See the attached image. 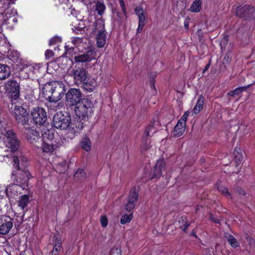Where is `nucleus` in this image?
Returning <instances> with one entry per match:
<instances>
[{
	"mask_svg": "<svg viewBox=\"0 0 255 255\" xmlns=\"http://www.w3.org/2000/svg\"><path fill=\"white\" fill-rule=\"evenodd\" d=\"M18 148V147L14 151L11 149L12 153L10 154L3 155V160L7 161L6 159L10 158L13 164V165L17 169V172L15 175H14L13 172L12 173L14 184L6 188L7 195H9L10 193H13L14 195L17 194L18 190L21 188H24L26 186L28 180L30 179V174L28 171L19 169L18 153L15 152Z\"/></svg>",
	"mask_w": 255,
	"mask_h": 255,
	"instance_id": "f257e3e1",
	"label": "nucleus"
},
{
	"mask_svg": "<svg viewBox=\"0 0 255 255\" xmlns=\"http://www.w3.org/2000/svg\"><path fill=\"white\" fill-rule=\"evenodd\" d=\"M64 91L62 82L56 81L46 83L43 88V93L45 98L52 102L60 100L64 95Z\"/></svg>",
	"mask_w": 255,
	"mask_h": 255,
	"instance_id": "f03ea898",
	"label": "nucleus"
},
{
	"mask_svg": "<svg viewBox=\"0 0 255 255\" xmlns=\"http://www.w3.org/2000/svg\"><path fill=\"white\" fill-rule=\"evenodd\" d=\"M160 128V124L157 118L153 119L149 125L145 129L140 143L141 151L146 150L149 147L148 138L155 133Z\"/></svg>",
	"mask_w": 255,
	"mask_h": 255,
	"instance_id": "7ed1b4c3",
	"label": "nucleus"
},
{
	"mask_svg": "<svg viewBox=\"0 0 255 255\" xmlns=\"http://www.w3.org/2000/svg\"><path fill=\"white\" fill-rule=\"evenodd\" d=\"M75 112L80 118L88 117L92 112V103L87 99H83L75 105Z\"/></svg>",
	"mask_w": 255,
	"mask_h": 255,
	"instance_id": "20e7f679",
	"label": "nucleus"
},
{
	"mask_svg": "<svg viewBox=\"0 0 255 255\" xmlns=\"http://www.w3.org/2000/svg\"><path fill=\"white\" fill-rule=\"evenodd\" d=\"M70 123V117L62 112H58L53 116V125L57 129H66L69 127Z\"/></svg>",
	"mask_w": 255,
	"mask_h": 255,
	"instance_id": "39448f33",
	"label": "nucleus"
},
{
	"mask_svg": "<svg viewBox=\"0 0 255 255\" xmlns=\"http://www.w3.org/2000/svg\"><path fill=\"white\" fill-rule=\"evenodd\" d=\"M12 114L18 124L22 125L28 123V113L22 106H15L12 110Z\"/></svg>",
	"mask_w": 255,
	"mask_h": 255,
	"instance_id": "423d86ee",
	"label": "nucleus"
},
{
	"mask_svg": "<svg viewBox=\"0 0 255 255\" xmlns=\"http://www.w3.org/2000/svg\"><path fill=\"white\" fill-rule=\"evenodd\" d=\"M31 116L33 122L37 125H43L47 120L46 112L42 108H33L31 111Z\"/></svg>",
	"mask_w": 255,
	"mask_h": 255,
	"instance_id": "0eeeda50",
	"label": "nucleus"
},
{
	"mask_svg": "<svg viewBox=\"0 0 255 255\" xmlns=\"http://www.w3.org/2000/svg\"><path fill=\"white\" fill-rule=\"evenodd\" d=\"M82 95L79 89L71 88L66 94V101L67 105L72 106L81 101Z\"/></svg>",
	"mask_w": 255,
	"mask_h": 255,
	"instance_id": "6e6552de",
	"label": "nucleus"
},
{
	"mask_svg": "<svg viewBox=\"0 0 255 255\" xmlns=\"http://www.w3.org/2000/svg\"><path fill=\"white\" fill-rule=\"evenodd\" d=\"M25 133L26 139L34 146L39 147L41 145L42 139L39 132L34 128H25Z\"/></svg>",
	"mask_w": 255,
	"mask_h": 255,
	"instance_id": "1a4fd4ad",
	"label": "nucleus"
},
{
	"mask_svg": "<svg viewBox=\"0 0 255 255\" xmlns=\"http://www.w3.org/2000/svg\"><path fill=\"white\" fill-rule=\"evenodd\" d=\"M5 89L12 100H17L19 96V86L15 80H9L5 85Z\"/></svg>",
	"mask_w": 255,
	"mask_h": 255,
	"instance_id": "9d476101",
	"label": "nucleus"
},
{
	"mask_svg": "<svg viewBox=\"0 0 255 255\" xmlns=\"http://www.w3.org/2000/svg\"><path fill=\"white\" fill-rule=\"evenodd\" d=\"M71 75L73 77L75 83L81 84L86 80L88 76V73L83 68H78L76 69H72Z\"/></svg>",
	"mask_w": 255,
	"mask_h": 255,
	"instance_id": "9b49d317",
	"label": "nucleus"
},
{
	"mask_svg": "<svg viewBox=\"0 0 255 255\" xmlns=\"http://www.w3.org/2000/svg\"><path fill=\"white\" fill-rule=\"evenodd\" d=\"M255 9L254 7L249 5H245L244 6H239L236 9V14L239 17H251L254 15Z\"/></svg>",
	"mask_w": 255,
	"mask_h": 255,
	"instance_id": "f8f14e48",
	"label": "nucleus"
},
{
	"mask_svg": "<svg viewBox=\"0 0 255 255\" xmlns=\"http://www.w3.org/2000/svg\"><path fill=\"white\" fill-rule=\"evenodd\" d=\"M96 59V53L92 50H90L85 53L76 55L74 59L76 63H83L90 62Z\"/></svg>",
	"mask_w": 255,
	"mask_h": 255,
	"instance_id": "ddd939ff",
	"label": "nucleus"
},
{
	"mask_svg": "<svg viewBox=\"0 0 255 255\" xmlns=\"http://www.w3.org/2000/svg\"><path fill=\"white\" fill-rule=\"evenodd\" d=\"M83 124L81 122L77 121L75 124V129L74 127H70L68 128V131L66 133V136L68 138L72 139L75 137L76 132L81 130L83 128Z\"/></svg>",
	"mask_w": 255,
	"mask_h": 255,
	"instance_id": "4468645a",
	"label": "nucleus"
},
{
	"mask_svg": "<svg viewBox=\"0 0 255 255\" xmlns=\"http://www.w3.org/2000/svg\"><path fill=\"white\" fill-rule=\"evenodd\" d=\"M165 168V161L163 159L157 161L153 169V176L158 178L162 174V171Z\"/></svg>",
	"mask_w": 255,
	"mask_h": 255,
	"instance_id": "2eb2a0df",
	"label": "nucleus"
},
{
	"mask_svg": "<svg viewBox=\"0 0 255 255\" xmlns=\"http://www.w3.org/2000/svg\"><path fill=\"white\" fill-rule=\"evenodd\" d=\"M136 14L138 16V24L141 26H144L147 22L145 13L141 6H137L134 9Z\"/></svg>",
	"mask_w": 255,
	"mask_h": 255,
	"instance_id": "dca6fc26",
	"label": "nucleus"
},
{
	"mask_svg": "<svg viewBox=\"0 0 255 255\" xmlns=\"http://www.w3.org/2000/svg\"><path fill=\"white\" fill-rule=\"evenodd\" d=\"M81 84L84 89L87 91H92L96 86V83L94 79H91L88 76L86 78V80L83 81Z\"/></svg>",
	"mask_w": 255,
	"mask_h": 255,
	"instance_id": "f3484780",
	"label": "nucleus"
},
{
	"mask_svg": "<svg viewBox=\"0 0 255 255\" xmlns=\"http://www.w3.org/2000/svg\"><path fill=\"white\" fill-rule=\"evenodd\" d=\"M10 75L9 67L5 64H0V80H4L8 78Z\"/></svg>",
	"mask_w": 255,
	"mask_h": 255,
	"instance_id": "a211bd4d",
	"label": "nucleus"
},
{
	"mask_svg": "<svg viewBox=\"0 0 255 255\" xmlns=\"http://www.w3.org/2000/svg\"><path fill=\"white\" fill-rule=\"evenodd\" d=\"M106 35L104 30H100L97 35V43L99 47H103L106 43Z\"/></svg>",
	"mask_w": 255,
	"mask_h": 255,
	"instance_id": "6ab92c4d",
	"label": "nucleus"
},
{
	"mask_svg": "<svg viewBox=\"0 0 255 255\" xmlns=\"http://www.w3.org/2000/svg\"><path fill=\"white\" fill-rule=\"evenodd\" d=\"M185 127L186 126L177 122L173 132V135L176 137L181 136L185 130Z\"/></svg>",
	"mask_w": 255,
	"mask_h": 255,
	"instance_id": "aec40b11",
	"label": "nucleus"
},
{
	"mask_svg": "<svg viewBox=\"0 0 255 255\" xmlns=\"http://www.w3.org/2000/svg\"><path fill=\"white\" fill-rule=\"evenodd\" d=\"M54 137V131L53 129L47 130L42 134V141L52 142Z\"/></svg>",
	"mask_w": 255,
	"mask_h": 255,
	"instance_id": "412c9836",
	"label": "nucleus"
},
{
	"mask_svg": "<svg viewBox=\"0 0 255 255\" xmlns=\"http://www.w3.org/2000/svg\"><path fill=\"white\" fill-rule=\"evenodd\" d=\"M41 144H42L41 147L43 152H52L55 149V146L52 142L42 141Z\"/></svg>",
	"mask_w": 255,
	"mask_h": 255,
	"instance_id": "4be33fe9",
	"label": "nucleus"
},
{
	"mask_svg": "<svg viewBox=\"0 0 255 255\" xmlns=\"http://www.w3.org/2000/svg\"><path fill=\"white\" fill-rule=\"evenodd\" d=\"M13 224L11 221L6 222L0 226V234H6L12 228Z\"/></svg>",
	"mask_w": 255,
	"mask_h": 255,
	"instance_id": "5701e85b",
	"label": "nucleus"
},
{
	"mask_svg": "<svg viewBox=\"0 0 255 255\" xmlns=\"http://www.w3.org/2000/svg\"><path fill=\"white\" fill-rule=\"evenodd\" d=\"M204 104V100L202 97H200L193 111L191 112L192 113L191 115L193 116V114H197L202 109Z\"/></svg>",
	"mask_w": 255,
	"mask_h": 255,
	"instance_id": "b1692460",
	"label": "nucleus"
},
{
	"mask_svg": "<svg viewBox=\"0 0 255 255\" xmlns=\"http://www.w3.org/2000/svg\"><path fill=\"white\" fill-rule=\"evenodd\" d=\"M29 201V199L28 195L21 196L18 201V206L23 210L27 206Z\"/></svg>",
	"mask_w": 255,
	"mask_h": 255,
	"instance_id": "393cba45",
	"label": "nucleus"
},
{
	"mask_svg": "<svg viewBox=\"0 0 255 255\" xmlns=\"http://www.w3.org/2000/svg\"><path fill=\"white\" fill-rule=\"evenodd\" d=\"M53 239L57 241L56 243L54 246L53 249L51 252L52 255H58L60 250V247L61 245V242L60 240L57 236H54Z\"/></svg>",
	"mask_w": 255,
	"mask_h": 255,
	"instance_id": "a878e982",
	"label": "nucleus"
},
{
	"mask_svg": "<svg viewBox=\"0 0 255 255\" xmlns=\"http://www.w3.org/2000/svg\"><path fill=\"white\" fill-rule=\"evenodd\" d=\"M202 1L201 0L194 1L190 7V10L194 12H198L201 9Z\"/></svg>",
	"mask_w": 255,
	"mask_h": 255,
	"instance_id": "bb28decb",
	"label": "nucleus"
},
{
	"mask_svg": "<svg viewBox=\"0 0 255 255\" xmlns=\"http://www.w3.org/2000/svg\"><path fill=\"white\" fill-rule=\"evenodd\" d=\"M251 85H249L246 87H238L234 90L230 92L228 95L231 97H235L236 95H239L241 94L243 91L246 90L247 88H249Z\"/></svg>",
	"mask_w": 255,
	"mask_h": 255,
	"instance_id": "cd10ccee",
	"label": "nucleus"
},
{
	"mask_svg": "<svg viewBox=\"0 0 255 255\" xmlns=\"http://www.w3.org/2000/svg\"><path fill=\"white\" fill-rule=\"evenodd\" d=\"M138 198V191L135 188L132 189L129 192L128 201H133V202L136 203Z\"/></svg>",
	"mask_w": 255,
	"mask_h": 255,
	"instance_id": "c85d7f7f",
	"label": "nucleus"
},
{
	"mask_svg": "<svg viewBox=\"0 0 255 255\" xmlns=\"http://www.w3.org/2000/svg\"><path fill=\"white\" fill-rule=\"evenodd\" d=\"M86 173L82 169H79L74 174V178L76 180L80 181L85 178Z\"/></svg>",
	"mask_w": 255,
	"mask_h": 255,
	"instance_id": "c756f323",
	"label": "nucleus"
},
{
	"mask_svg": "<svg viewBox=\"0 0 255 255\" xmlns=\"http://www.w3.org/2000/svg\"><path fill=\"white\" fill-rule=\"evenodd\" d=\"M227 241L232 248H237L239 247L240 244L237 239L232 235H230L227 237Z\"/></svg>",
	"mask_w": 255,
	"mask_h": 255,
	"instance_id": "7c9ffc66",
	"label": "nucleus"
},
{
	"mask_svg": "<svg viewBox=\"0 0 255 255\" xmlns=\"http://www.w3.org/2000/svg\"><path fill=\"white\" fill-rule=\"evenodd\" d=\"M81 146L86 151H90L91 149V143L90 139L87 138H84L81 142Z\"/></svg>",
	"mask_w": 255,
	"mask_h": 255,
	"instance_id": "2f4dec72",
	"label": "nucleus"
},
{
	"mask_svg": "<svg viewBox=\"0 0 255 255\" xmlns=\"http://www.w3.org/2000/svg\"><path fill=\"white\" fill-rule=\"evenodd\" d=\"M105 8V5L103 2L98 1L96 3V10L98 12L99 14L102 15L104 13Z\"/></svg>",
	"mask_w": 255,
	"mask_h": 255,
	"instance_id": "473e14b6",
	"label": "nucleus"
},
{
	"mask_svg": "<svg viewBox=\"0 0 255 255\" xmlns=\"http://www.w3.org/2000/svg\"><path fill=\"white\" fill-rule=\"evenodd\" d=\"M240 149L239 148H236L234 151V155L235 160L237 162H241L243 159L242 154L240 153L239 151Z\"/></svg>",
	"mask_w": 255,
	"mask_h": 255,
	"instance_id": "72a5a7b5",
	"label": "nucleus"
},
{
	"mask_svg": "<svg viewBox=\"0 0 255 255\" xmlns=\"http://www.w3.org/2000/svg\"><path fill=\"white\" fill-rule=\"evenodd\" d=\"M132 214H130L129 215H124L122 217L121 220V223L122 224H125L127 223H129L132 218Z\"/></svg>",
	"mask_w": 255,
	"mask_h": 255,
	"instance_id": "f704fd0d",
	"label": "nucleus"
},
{
	"mask_svg": "<svg viewBox=\"0 0 255 255\" xmlns=\"http://www.w3.org/2000/svg\"><path fill=\"white\" fill-rule=\"evenodd\" d=\"M192 113L190 111H186L184 114L181 117V118L180 119V120L178 121V123L182 124V125H184L185 126H186V120L187 119V118L188 117V116L190 115V114Z\"/></svg>",
	"mask_w": 255,
	"mask_h": 255,
	"instance_id": "c9c22d12",
	"label": "nucleus"
},
{
	"mask_svg": "<svg viewBox=\"0 0 255 255\" xmlns=\"http://www.w3.org/2000/svg\"><path fill=\"white\" fill-rule=\"evenodd\" d=\"M83 39L78 37H73L71 42L76 46H78L82 42Z\"/></svg>",
	"mask_w": 255,
	"mask_h": 255,
	"instance_id": "e433bc0d",
	"label": "nucleus"
},
{
	"mask_svg": "<svg viewBox=\"0 0 255 255\" xmlns=\"http://www.w3.org/2000/svg\"><path fill=\"white\" fill-rule=\"evenodd\" d=\"M218 189L220 192H221L223 194H224L227 197L230 196L231 195L230 193L228 192L227 189L225 187L223 186H219L218 187Z\"/></svg>",
	"mask_w": 255,
	"mask_h": 255,
	"instance_id": "4c0bfd02",
	"label": "nucleus"
},
{
	"mask_svg": "<svg viewBox=\"0 0 255 255\" xmlns=\"http://www.w3.org/2000/svg\"><path fill=\"white\" fill-rule=\"evenodd\" d=\"M249 129L247 127L244 125H241L238 128V132H242L243 134H246L248 132Z\"/></svg>",
	"mask_w": 255,
	"mask_h": 255,
	"instance_id": "58836bf2",
	"label": "nucleus"
},
{
	"mask_svg": "<svg viewBox=\"0 0 255 255\" xmlns=\"http://www.w3.org/2000/svg\"><path fill=\"white\" fill-rule=\"evenodd\" d=\"M135 204V203L133 202V201H128V202L126 206V210L130 212L134 208Z\"/></svg>",
	"mask_w": 255,
	"mask_h": 255,
	"instance_id": "ea45409f",
	"label": "nucleus"
},
{
	"mask_svg": "<svg viewBox=\"0 0 255 255\" xmlns=\"http://www.w3.org/2000/svg\"><path fill=\"white\" fill-rule=\"evenodd\" d=\"M110 255H122L121 249L119 248H112Z\"/></svg>",
	"mask_w": 255,
	"mask_h": 255,
	"instance_id": "a19ab883",
	"label": "nucleus"
},
{
	"mask_svg": "<svg viewBox=\"0 0 255 255\" xmlns=\"http://www.w3.org/2000/svg\"><path fill=\"white\" fill-rule=\"evenodd\" d=\"M100 221L102 227H106L107 226L108 224V221L106 216H102L101 217Z\"/></svg>",
	"mask_w": 255,
	"mask_h": 255,
	"instance_id": "79ce46f5",
	"label": "nucleus"
},
{
	"mask_svg": "<svg viewBox=\"0 0 255 255\" xmlns=\"http://www.w3.org/2000/svg\"><path fill=\"white\" fill-rule=\"evenodd\" d=\"M60 41H61V38L59 37L55 36V37H53L52 38H51L50 40L49 44L50 45H54V44H56L57 42H60Z\"/></svg>",
	"mask_w": 255,
	"mask_h": 255,
	"instance_id": "37998d69",
	"label": "nucleus"
},
{
	"mask_svg": "<svg viewBox=\"0 0 255 255\" xmlns=\"http://www.w3.org/2000/svg\"><path fill=\"white\" fill-rule=\"evenodd\" d=\"M53 55H54V52H53L52 50H49V49H47V50H46V51L45 52V56L46 59H49L50 58L52 57L53 56Z\"/></svg>",
	"mask_w": 255,
	"mask_h": 255,
	"instance_id": "c03bdc74",
	"label": "nucleus"
},
{
	"mask_svg": "<svg viewBox=\"0 0 255 255\" xmlns=\"http://www.w3.org/2000/svg\"><path fill=\"white\" fill-rule=\"evenodd\" d=\"M65 49H66V53L67 54H71L72 51H73L74 48H68L67 46H65Z\"/></svg>",
	"mask_w": 255,
	"mask_h": 255,
	"instance_id": "a18cd8bd",
	"label": "nucleus"
},
{
	"mask_svg": "<svg viewBox=\"0 0 255 255\" xmlns=\"http://www.w3.org/2000/svg\"><path fill=\"white\" fill-rule=\"evenodd\" d=\"M119 3H120V6L122 8L123 11H125V5L124 0H119Z\"/></svg>",
	"mask_w": 255,
	"mask_h": 255,
	"instance_id": "49530a36",
	"label": "nucleus"
},
{
	"mask_svg": "<svg viewBox=\"0 0 255 255\" xmlns=\"http://www.w3.org/2000/svg\"><path fill=\"white\" fill-rule=\"evenodd\" d=\"M184 26L186 29L189 28V21L187 19H186L184 21Z\"/></svg>",
	"mask_w": 255,
	"mask_h": 255,
	"instance_id": "de8ad7c7",
	"label": "nucleus"
},
{
	"mask_svg": "<svg viewBox=\"0 0 255 255\" xmlns=\"http://www.w3.org/2000/svg\"><path fill=\"white\" fill-rule=\"evenodd\" d=\"M144 26H141L138 24V26L137 28V32L139 33L141 31Z\"/></svg>",
	"mask_w": 255,
	"mask_h": 255,
	"instance_id": "09e8293b",
	"label": "nucleus"
},
{
	"mask_svg": "<svg viewBox=\"0 0 255 255\" xmlns=\"http://www.w3.org/2000/svg\"><path fill=\"white\" fill-rule=\"evenodd\" d=\"M239 193L240 194H242V195H245L246 194V193H245V191H244L242 189H240V190H239Z\"/></svg>",
	"mask_w": 255,
	"mask_h": 255,
	"instance_id": "8fccbe9b",
	"label": "nucleus"
},
{
	"mask_svg": "<svg viewBox=\"0 0 255 255\" xmlns=\"http://www.w3.org/2000/svg\"><path fill=\"white\" fill-rule=\"evenodd\" d=\"M246 238H247L248 241L250 242V243H251L252 241H253V239H252L251 237H250L249 236H248Z\"/></svg>",
	"mask_w": 255,
	"mask_h": 255,
	"instance_id": "3c124183",
	"label": "nucleus"
},
{
	"mask_svg": "<svg viewBox=\"0 0 255 255\" xmlns=\"http://www.w3.org/2000/svg\"><path fill=\"white\" fill-rule=\"evenodd\" d=\"M11 20L14 22H17V19L15 17L12 18Z\"/></svg>",
	"mask_w": 255,
	"mask_h": 255,
	"instance_id": "603ef678",
	"label": "nucleus"
},
{
	"mask_svg": "<svg viewBox=\"0 0 255 255\" xmlns=\"http://www.w3.org/2000/svg\"><path fill=\"white\" fill-rule=\"evenodd\" d=\"M151 87H152L153 88H154V87H155V85L152 81H151Z\"/></svg>",
	"mask_w": 255,
	"mask_h": 255,
	"instance_id": "864d4df0",
	"label": "nucleus"
},
{
	"mask_svg": "<svg viewBox=\"0 0 255 255\" xmlns=\"http://www.w3.org/2000/svg\"><path fill=\"white\" fill-rule=\"evenodd\" d=\"M208 67H209L208 65L206 66V67H205V68L204 69V70L203 71V72H204L205 71L207 70V69H208Z\"/></svg>",
	"mask_w": 255,
	"mask_h": 255,
	"instance_id": "5fc2aeb1",
	"label": "nucleus"
},
{
	"mask_svg": "<svg viewBox=\"0 0 255 255\" xmlns=\"http://www.w3.org/2000/svg\"><path fill=\"white\" fill-rule=\"evenodd\" d=\"M24 159H25V158L23 157H21V160L24 161Z\"/></svg>",
	"mask_w": 255,
	"mask_h": 255,
	"instance_id": "6e6d98bb",
	"label": "nucleus"
},
{
	"mask_svg": "<svg viewBox=\"0 0 255 255\" xmlns=\"http://www.w3.org/2000/svg\"><path fill=\"white\" fill-rule=\"evenodd\" d=\"M214 222H216V223H217V220H213Z\"/></svg>",
	"mask_w": 255,
	"mask_h": 255,
	"instance_id": "4d7b16f0",
	"label": "nucleus"
},
{
	"mask_svg": "<svg viewBox=\"0 0 255 255\" xmlns=\"http://www.w3.org/2000/svg\"><path fill=\"white\" fill-rule=\"evenodd\" d=\"M188 227V225H186V227L185 228V229H186Z\"/></svg>",
	"mask_w": 255,
	"mask_h": 255,
	"instance_id": "13d9d810",
	"label": "nucleus"
}]
</instances>
